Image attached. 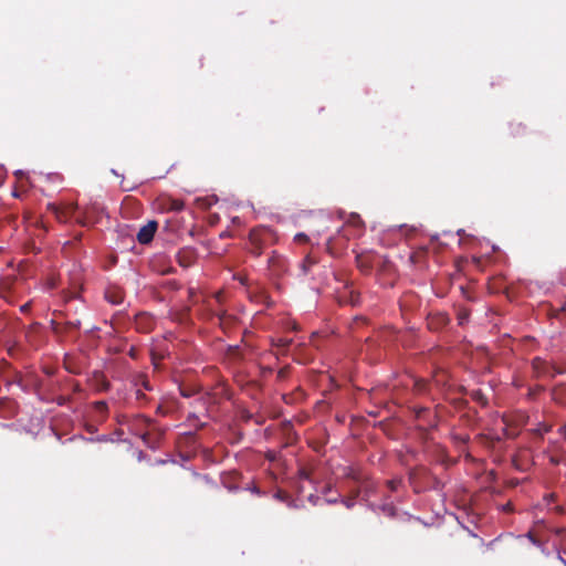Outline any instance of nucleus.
<instances>
[{"label": "nucleus", "mask_w": 566, "mask_h": 566, "mask_svg": "<svg viewBox=\"0 0 566 566\" xmlns=\"http://www.w3.org/2000/svg\"><path fill=\"white\" fill-rule=\"evenodd\" d=\"M279 237L274 229L265 226L253 228L249 233V251L260 256L263 250L277 242Z\"/></svg>", "instance_id": "nucleus-1"}, {"label": "nucleus", "mask_w": 566, "mask_h": 566, "mask_svg": "<svg viewBox=\"0 0 566 566\" xmlns=\"http://www.w3.org/2000/svg\"><path fill=\"white\" fill-rule=\"evenodd\" d=\"M533 374L538 379H553L556 375L566 373V368L548 361L539 356L532 359Z\"/></svg>", "instance_id": "nucleus-2"}, {"label": "nucleus", "mask_w": 566, "mask_h": 566, "mask_svg": "<svg viewBox=\"0 0 566 566\" xmlns=\"http://www.w3.org/2000/svg\"><path fill=\"white\" fill-rule=\"evenodd\" d=\"M134 433L144 441L147 447H153L151 430L154 429V421L143 415H138L134 418L132 423Z\"/></svg>", "instance_id": "nucleus-3"}, {"label": "nucleus", "mask_w": 566, "mask_h": 566, "mask_svg": "<svg viewBox=\"0 0 566 566\" xmlns=\"http://www.w3.org/2000/svg\"><path fill=\"white\" fill-rule=\"evenodd\" d=\"M158 223L154 220L148 221L145 226H143L137 232V241L142 244H147L153 241L154 235L157 231Z\"/></svg>", "instance_id": "nucleus-4"}, {"label": "nucleus", "mask_w": 566, "mask_h": 566, "mask_svg": "<svg viewBox=\"0 0 566 566\" xmlns=\"http://www.w3.org/2000/svg\"><path fill=\"white\" fill-rule=\"evenodd\" d=\"M48 209L52 211V213L60 222H67L73 217L76 207L71 205L60 208L53 203H49Z\"/></svg>", "instance_id": "nucleus-5"}, {"label": "nucleus", "mask_w": 566, "mask_h": 566, "mask_svg": "<svg viewBox=\"0 0 566 566\" xmlns=\"http://www.w3.org/2000/svg\"><path fill=\"white\" fill-rule=\"evenodd\" d=\"M177 262L182 268H189L195 262V252L191 249H182L176 255Z\"/></svg>", "instance_id": "nucleus-6"}, {"label": "nucleus", "mask_w": 566, "mask_h": 566, "mask_svg": "<svg viewBox=\"0 0 566 566\" xmlns=\"http://www.w3.org/2000/svg\"><path fill=\"white\" fill-rule=\"evenodd\" d=\"M448 323H449V317L443 313L432 315L428 318V327L431 331H438V329L444 327Z\"/></svg>", "instance_id": "nucleus-7"}, {"label": "nucleus", "mask_w": 566, "mask_h": 566, "mask_svg": "<svg viewBox=\"0 0 566 566\" xmlns=\"http://www.w3.org/2000/svg\"><path fill=\"white\" fill-rule=\"evenodd\" d=\"M105 298L109 303H112L114 305H118V304H120L124 301V293L119 289H108L105 292Z\"/></svg>", "instance_id": "nucleus-8"}, {"label": "nucleus", "mask_w": 566, "mask_h": 566, "mask_svg": "<svg viewBox=\"0 0 566 566\" xmlns=\"http://www.w3.org/2000/svg\"><path fill=\"white\" fill-rule=\"evenodd\" d=\"M94 382L98 391H108L111 388L109 381L99 371L94 373Z\"/></svg>", "instance_id": "nucleus-9"}, {"label": "nucleus", "mask_w": 566, "mask_h": 566, "mask_svg": "<svg viewBox=\"0 0 566 566\" xmlns=\"http://www.w3.org/2000/svg\"><path fill=\"white\" fill-rule=\"evenodd\" d=\"M343 476L356 482H360L363 480L360 471L354 467H345L343 469Z\"/></svg>", "instance_id": "nucleus-10"}, {"label": "nucleus", "mask_w": 566, "mask_h": 566, "mask_svg": "<svg viewBox=\"0 0 566 566\" xmlns=\"http://www.w3.org/2000/svg\"><path fill=\"white\" fill-rule=\"evenodd\" d=\"M134 384L136 387H143L146 390H151L149 380L147 379V376L144 374H138L134 378Z\"/></svg>", "instance_id": "nucleus-11"}, {"label": "nucleus", "mask_w": 566, "mask_h": 566, "mask_svg": "<svg viewBox=\"0 0 566 566\" xmlns=\"http://www.w3.org/2000/svg\"><path fill=\"white\" fill-rule=\"evenodd\" d=\"M451 439L458 447H460L467 444L470 440V437L467 433H452Z\"/></svg>", "instance_id": "nucleus-12"}, {"label": "nucleus", "mask_w": 566, "mask_h": 566, "mask_svg": "<svg viewBox=\"0 0 566 566\" xmlns=\"http://www.w3.org/2000/svg\"><path fill=\"white\" fill-rule=\"evenodd\" d=\"M184 208H185V203H184V201H182V200H179V199H170V200L168 201L167 209H168L169 211H176V212H178V211L184 210Z\"/></svg>", "instance_id": "nucleus-13"}, {"label": "nucleus", "mask_w": 566, "mask_h": 566, "mask_svg": "<svg viewBox=\"0 0 566 566\" xmlns=\"http://www.w3.org/2000/svg\"><path fill=\"white\" fill-rule=\"evenodd\" d=\"M471 398L483 407L486 406L489 402L488 398L481 390H473L471 392Z\"/></svg>", "instance_id": "nucleus-14"}, {"label": "nucleus", "mask_w": 566, "mask_h": 566, "mask_svg": "<svg viewBox=\"0 0 566 566\" xmlns=\"http://www.w3.org/2000/svg\"><path fill=\"white\" fill-rule=\"evenodd\" d=\"M274 497L279 501L286 502L287 505L291 507L292 506L296 507V505H294V502L290 499V495L285 491H282V490L276 491V493L274 494Z\"/></svg>", "instance_id": "nucleus-15"}, {"label": "nucleus", "mask_w": 566, "mask_h": 566, "mask_svg": "<svg viewBox=\"0 0 566 566\" xmlns=\"http://www.w3.org/2000/svg\"><path fill=\"white\" fill-rule=\"evenodd\" d=\"M316 263V260L313 259L312 256L307 255L302 264H301V268H302V271L304 274H307L311 270V268Z\"/></svg>", "instance_id": "nucleus-16"}, {"label": "nucleus", "mask_w": 566, "mask_h": 566, "mask_svg": "<svg viewBox=\"0 0 566 566\" xmlns=\"http://www.w3.org/2000/svg\"><path fill=\"white\" fill-rule=\"evenodd\" d=\"M292 339L291 338H285V337H280L277 338L273 344L276 346V347H280L282 349H285L287 348L291 344H292Z\"/></svg>", "instance_id": "nucleus-17"}, {"label": "nucleus", "mask_w": 566, "mask_h": 566, "mask_svg": "<svg viewBox=\"0 0 566 566\" xmlns=\"http://www.w3.org/2000/svg\"><path fill=\"white\" fill-rule=\"evenodd\" d=\"M94 409L97 412L105 415L108 410V406H107L106 401L99 400V401L94 402Z\"/></svg>", "instance_id": "nucleus-18"}, {"label": "nucleus", "mask_w": 566, "mask_h": 566, "mask_svg": "<svg viewBox=\"0 0 566 566\" xmlns=\"http://www.w3.org/2000/svg\"><path fill=\"white\" fill-rule=\"evenodd\" d=\"M380 510L387 516L392 517L396 515V507L392 504H384L381 505Z\"/></svg>", "instance_id": "nucleus-19"}, {"label": "nucleus", "mask_w": 566, "mask_h": 566, "mask_svg": "<svg viewBox=\"0 0 566 566\" xmlns=\"http://www.w3.org/2000/svg\"><path fill=\"white\" fill-rule=\"evenodd\" d=\"M401 484L400 479H392L387 481V486L390 489V491L395 492L397 491L398 486Z\"/></svg>", "instance_id": "nucleus-20"}, {"label": "nucleus", "mask_w": 566, "mask_h": 566, "mask_svg": "<svg viewBox=\"0 0 566 566\" xmlns=\"http://www.w3.org/2000/svg\"><path fill=\"white\" fill-rule=\"evenodd\" d=\"M415 388H416L417 392L421 394L426 390L427 384L423 380H417L415 382Z\"/></svg>", "instance_id": "nucleus-21"}, {"label": "nucleus", "mask_w": 566, "mask_h": 566, "mask_svg": "<svg viewBox=\"0 0 566 566\" xmlns=\"http://www.w3.org/2000/svg\"><path fill=\"white\" fill-rule=\"evenodd\" d=\"M469 318V313L463 311L458 314L459 324L463 325Z\"/></svg>", "instance_id": "nucleus-22"}, {"label": "nucleus", "mask_w": 566, "mask_h": 566, "mask_svg": "<svg viewBox=\"0 0 566 566\" xmlns=\"http://www.w3.org/2000/svg\"><path fill=\"white\" fill-rule=\"evenodd\" d=\"M289 375V368L287 367H284V368H281L279 371H277V378L280 380H283L287 377Z\"/></svg>", "instance_id": "nucleus-23"}, {"label": "nucleus", "mask_w": 566, "mask_h": 566, "mask_svg": "<svg viewBox=\"0 0 566 566\" xmlns=\"http://www.w3.org/2000/svg\"><path fill=\"white\" fill-rule=\"evenodd\" d=\"M415 412H416V417L418 419H420L424 413L429 412V409L424 408V407H421V408L415 409Z\"/></svg>", "instance_id": "nucleus-24"}, {"label": "nucleus", "mask_w": 566, "mask_h": 566, "mask_svg": "<svg viewBox=\"0 0 566 566\" xmlns=\"http://www.w3.org/2000/svg\"><path fill=\"white\" fill-rule=\"evenodd\" d=\"M358 495V492L355 493L353 497L344 500V504L346 507L350 509L354 505L355 497Z\"/></svg>", "instance_id": "nucleus-25"}, {"label": "nucleus", "mask_w": 566, "mask_h": 566, "mask_svg": "<svg viewBox=\"0 0 566 566\" xmlns=\"http://www.w3.org/2000/svg\"><path fill=\"white\" fill-rule=\"evenodd\" d=\"M77 222L81 223L82 226L90 224L91 221L88 220V212H85V218H78Z\"/></svg>", "instance_id": "nucleus-26"}, {"label": "nucleus", "mask_w": 566, "mask_h": 566, "mask_svg": "<svg viewBox=\"0 0 566 566\" xmlns=\"http://www.w3.org/2000/svg\"><path fill=\"white\" fill-rule=\"evenodd\" d=\"M136 399H137L138 401H143V400H145V399H146V395L142 391V389H140V388H138V389L136 390Z\"/></svg>", "instance_id": "nucleus-27"}, {"label": "nucleus", "mask_w": 566, "mask_h": 566, "mask_svg": "<svg viewBox=\"0 0 566 566\" xmlns=\"http://www.w3.org/2000/svg\"><path fill=\"white\" fill-rule=\"evenodd\" d=\"M207 485L211 486V488H214V489H218L217 484L214 482H212L208 476H202L201 479Z\"/></svg>", "instance_id": "nucleus-28"}, {"label": "nucleus", "mask_w": 566, "mask_h": 566, "mask_svg": "<svg viewBox=\"0 0 566 566\" xmlns=\"http://www.w3.org/2000/svg\"><path fill=\"white\" fill-rule=\"evenodd\" d=\"M7 352H8V355H9L10 357H15L17 348H15L14 346H9V347L7 348Z\"/></svg>", "instance_id": "nucleus-29"}, {"label": "nucleus", "mask_w": 566, "mask_h": 566, "mask_svg": "<svg viewBox=\"0 0 566 566\" xmlns=\"http://www.w3.org/2000/svg\"><path fill=\"white\" fill-rule=\"evenodd\" d=\"M295 240H296V241H306V240H307V235H306V234H304V233H297V234L295 235Z\"/></svg>", "instance_id": "nucleus-30"}, {"label": "nucleus", "mask_w": 566, "mask_h": 566, "mask_svg": "<svg viewBox=\"0 0 566 566\" xmlns=\"http://www.w3.org/2000/svg\"><path fill=\"white\" fill-rule=\"evenodd\" d=\"M300 476H301L302 479H308V478H310V474H308V472H307V470H306V469H301V470H300Z\"/></svg>", "instance_id": "nucleus-31"}, {"label": "nucleus", "mask_w": 566, "mask_h": 566, "mask_svg": "<svg viewBox=\"0 0 566 566\" xmlns=\"http://www.w3.org/2000/svg\"><path fill=\"white\" fill-rule=\"evenodd\" d=\"M70 327L72 328H78L80 325H81V322L80 321H75V322H69L67 323Z\"/></svg>", "instance_id": "nucleus-32"}, {"label": "nucleus", "mask_w": 566, "mask_h": 566, "mask_svg": "<svg viewBox=\"0 0 566 566\" xmlns=\"http://www.w3.org/2000/svg\"><path fill=\"white\" fill-rule=\"evenodd\" d=\"M527 537L532 541L533 544H538V541L531 532L527 534Z\"/></svg>", "instance_id": "nucleus-33"}, {"label": "nucleus", "mask_w": 566, "mask_h": 566, "mask_svg": "<svg viewBox=\"0 0 566 566\" xmlns=\"http://www.w3.org/2000/svg\"><path fill=\"white\" fill-rule=\"evenodd\" d=\"M266 458H268L270 461H274V460H275V458H276V455H275V453H274V452H268Z\"/></svg>", "instance_id": "nucleus-34"}, {"label": "nucleus", "mask_w": 566, "mask_h": 566, "mask_svg": "<svg viewBox=\"0 0 566 566\" xmlns=\"http://www.w3.org/2000/svg\"><path fill=\"white\" fill-rule=\"evenodd\" d=\"M551 430V427L545 426L544 428L538 429V432L542 434L543 432H548Z\"/></svg>", "instance_id": "nucleus-35"}, {"label": "nucleus", "mask_w": 566, "mask_h": 566, "mask_svg": "<svg viewBox=\"0 0 566 566\" xmlns=\"http://www.w3.org/2000/svg\"><path fill=\"white\" fill-rule=\"evenodd\" d=\"M251 491H252L253 493L258 494V495H260V494H261V492H260V490H259V488H258L256 485H254V486L251 489Z\"/></svg>", "instance_id": "nucleus-36"}, {"label": "nucleus", "mask_w": 566, "mask_h": 566, "mask_svg": "<svg viewBox=\"0 0 566 566\" xmlns=\"http://www.w3.org/2000/svg\"><path fill=\"white\" fill-rule=\"evenodd\" d=\"M238 280L240 281L241 284H247V277L244 276H238Z\"/></svg>", "instance_id": "nucleus-37"}, {"label": "nucleus", "mask_w": 566, "mask_h": 566, "mask_svg": "<svg viewBox=\"0 0 566 566\" xmlns=\"http://www.w3.org/2000/svg\"><path fill=\"white\" fill-rule=\"evenodd\" d=\"M28 307H29V304L27 303V304L22 305V306L20 307V310H21L22 312H25V311L28 310Z\"/></svg>", "instance_id": "nucleus-38"}, {"label": "nucleus", "mask_w": 566, "mask_h": 566, "mask_svg": "<svg viewBox=\"0 0 566 566\" xmlns=\"http://www.w3.org/2000/svg\"><path fill=\"white\" fill-rule=\"evenodd\" d=\"M129 356H130V357H133V358H135V357H136V354H135V349H134V348H132V349L129 350Z\"/></svg>", "instance_id": "nucleus-39"}, {"label": "nucleus", "mask_w": 566, "mask_h": 566, "mask_svg": "<svg viewBox=\"0 0 566 566\" xmlns=\"http://www.w3.org/2000/svg\"><path fill=\"white\" fill-rule=\"evenodd\" d=\"M4 287H6V284H4V281L2 280V285H1L2 292L4 291ZM3 298H6V296L2 294V300Z\"/></svg>", "instance_id": "nucleus-40"}, {"label": "nucleus", "mask_w": 566, "mask_h": 566, "mask_svg": "<svg viewBox=\"0 0 566 566\" xmlns=\"http://www.w3.org/2000/svg\"><path fill=\"white\" fill-rule=\"evenodd\" d=\"M181 395H182L184 397H189V396H190L189 391H184V390L181 391Z\"/></svg>", "instance_id": "nucleus-41"}, {"label": "nucleus", "mask_w": 566, "mask_h": 566, "mask_svg": "<svg viewBox=\"0 0 566 566\" xmlns=\"http://www.w3.org/2000/svg\"><path fill=\"white\" fill-rule=\"evenodd\" d=\"M327 502H328V503H336V502H337V500H336V499H334V497H331V499H328V500H327Z\"/></svg>", "instance_id": "nucleus-42"}, {"label": "nucleus", "mask_w": 566, "mask_h": 566, "mask_svg": "<svg viewBox=\"0 0 566 566\" xmlns=\"http://www.w3.org/2000/svg\"><path fill=\"white\" fill-rule=\"evenodd\" d=\"M1 364H2V371H3V370H4V367L7 366V363H6V360H4L3 358H2V360H1Z\"/></svg>", "instance_id": "nucleus-43"}, {"label": "nucleus", "mask_w": 566, "mask_h": 566, "mask_svg": "<svg viewBox=\"0 0 566 566\" xmlns=\"http://www.w3.org/2000/svg\"><path fill=\"white\" fill-rule=\"evenodd\" d=\"M355 222H356L357 224H360V223H361V219H359V217H356V218H355Z\"/></svg>", "instance_id": "nucleus-44"}, {"label": "nucleus", "mask_w": 566, "mask_h": 566, "mask_svg": "<svg viewBox=\"0 0 566 566\" xmlns=\"http://www.w3.org/2000/svg\"><path fill=\"white\" fill-rule=\"evenodd\" d=\"M80 390H81V387H80L78 384H76L75 387H74V391H80Z\"/></svg>", "instance_id": "nucleus-45"}, {"label": "nucleus", "mask_w": 566, "mask_h": 566, "mask_svg": "<svg viewBox=\"0 0 566 566\" xmlns=\"http://www.w3.org/2000/svg\"><path fill=\"white\" fill-rule=\"evenodd\" d=\"M292 328H293L294 331H296V329H297V325L294 323V324H293V326H292Z\"/></svg>", "instance_id": "nucleus-46"}]
</instances>
